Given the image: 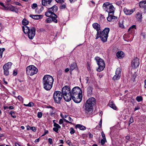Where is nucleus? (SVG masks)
<instances>
[{
    "mask_svg": "<svg viewBox=\"0 0 146 146\" xmlns=\"http://www.w3.org/2000/svg\"><path fill=\"white\" fill-rule=\"evenodd\" d=\"M71 99L77 103H80L82 101V91L79 87H75L72 88L70 93Z\"/></svg>",
    "mask_w": 146,
    "mask_h": 146,
    "instance_id": "f257e3e1",
    "label": "nucleus"
},
{
    "mask_svg": "<svg viewBox=\"0 0 146 146\" xmlns=\"http://www.w3.org/2000/svg\"><path fill=\"white\" fill-rule=\"evenodd\" d=\"M54 82L52 76L49 75H45L43 78L42 83L44 88L47 90H50L52 88Z\"/></svg>",
    "mask_w": 146,
    "mask_h": 146,
    "instance_id": "f03ea898",
    "label": "nucleus"
},
{
    "mask_svg": "<svg viewBox=\"0 0 146 146\" xmlns=\"http://www.w3.org/2000/svg\"><path fill=\"white\" fill-rule=\"evenodd\" d=\"M110 29L108 28H106L102 31H100L98 34L97 33L96 39H97L100 37L101 40L103 42L107 41L108 37V34L109 32Z\"/></svg>",
    "mask_w": 146,
    "mask_h": 146,
    "instance_id": "7ed1b4c3",
    "label": "nucleus"
},
{
    "mask_svg": "<svg viewBox=\"0 0 146 146\" xmlns=\"http://www.w3.org/2000/svg\"><path fill=\"white\" fill-rule=\"evenodd\" d=\"M23 30L25 34H27L29 38L32 39L34 37L35 34V28L33 27H31L30 28L27 26H23Z\"/></svg>",
    "mask_w": 146,
    "mask_h": 146,
    "instance_id": "20e7f679",
    "label": "nucleus"
},
{
    "mask_svg": "<svg viewBox=\"0 0 146 146\" xmlns=\"http://www.w3.org/2000/svg\"><path fill=\"white\" fill-rule=\"evenodd\" d=\"M95 102L96 100L93 97L90 98L87 100L85 105V110L86 112L92 111L93 106L94 105Z\"/></svg>",
    "mask_w": 146,
    "mask_h": 146,
    "instance_id": "39448f33",
    "label": "nucleus"
},
{
    "mask_svg": "<svg viewBox=\"0 0 146 146\" xmlns=\"http://www.w3.org/2000/svg\"><path fill=\"white\" fill-rule=\"evenodd\" d=\"M62 93L63 98L66 102H69L71 100L70 88L67 86H65L62 89Z\"/></svg>",
    "mask_w": 146,
    "mask_h": 146,
    "instance_id": "423d86ee",
    "label": "nucleus"
},
{
    "mask_svg": "<svg viewBox=\"0 0 146 146\" xmlns=\"http://www.w3.org/2000/svg\"><path fill=\"white\" fill-rule=\"evenodd\" d=\"M26 72L27 75L32 76L37 73L38 69L34 65H30L27 67Z\"/></svg>",
    "mask_w": 146,
    "mask_h": 146,
    "instance_id": "0eeeda50",
    "label": "nucleus"
},
{
    "mask_svg": "<svg viewBox=\"0 0 146 146\" xmlns=\"http://www.w3.org/2000/svg\"><path fill=\"white\" fill-rule=\"evenodd\" d=\"M103 7L105 10L109 14H113L115 8L112 5H111L109 3H104Z\"/></svg>",
    "mask_w": 146,
    "mask_h": 146,
    "instance_id": "6e6552de",
    "label": "nucleus"
},
{
    "mask_svg": "<svg viewBox=\"0 0 146 146\" xmlns=\"http://www.w3.org/2000/svg\"><path fill=\"white\" fill-rule=\"evenodd\" d=\"M63 95L62 92L58 91L54 92L53 97L54 102L57 104H60Z\"/></svg>",
    "mask_w": 146,
    "mask_h": 146,
    "instance_id": "1a4fd4ad",
    "label": "nucleus"
},
{
    "mask_svg": "<svg viewBox=\"0 0 146 146\" xmlns=\"http://www.w3.org/2000/svg\"><path fill=\"white\" fill-rule=\"evenodd\" d=\"M95 60L99 66L97 70L98 72L102 71L104 70L105 67V64L104 61L98 57H95Z\"/></svg>",
    "mask_w": 146,
    "mask_h": 146,
    "instance_id": "9d476101",
    "label": "nucleus"
},
{
    "mask_svg": "<svg viewBox=\"0 0 146 146\" xmlns=\"http://www.w3.org/2000/svg\"><path fill=\"white\" fill-rule=\"evenodd\" d=\"M12 63L11 62H8L5 64L3 66L4 74L7 76L9 74V70L11 68Z\"/></svg>",
    "mask_w": 146,
    "mask_h": 146,
    "instance_id": "9b49d317",
    "label": "nucleus"
},
{
    "mask_svg": "<svg viewBox=\"0 0 146 146\" xmlns=\"http://www.w3.org/2000/svg\"><path fill=\"white\" fill-rule=\"evenodd\" d=\"M121 69L120 68H117L115 72V75L113 77V79L114 80H119L121 76Z\"/></svg>",
    "mask_w": 146,
    "mask_h": 146,
    "instance_id": "f8f14e48",
    "label": "nucleus"
},
{
    "mask_svg": "<svg viewBox=\"0 0 146 146\" xmlns=\"http://www.w3.org/2000/svg\"><path fill=\"white\" fill-rule=\"evenodd\" d=\"M139 64V59L137 58H135L132 61L131 66L134 68H137Z\"/></svg>",
    "mask_w": 146,
    "mask_h": 146,
    "instance_id": "ddd939ff",
    "label": "nucleus"
},
{
    "mask_svg": "<svg viewBox=\"0 0 146 146\" xmlns=\"http://www.w3.org/2000/svg\"><path fill=\"white\" fill-rule=\"evenodd\" d=\"M57 18V16L50 17L47 18L46 20L47 23H50L52 21H53L55 23H57V21L56 19Z\"/></svg>",
    "mask_w": 146,
    "mask_h": 146,
    "instance_id": "4468645a",
    "label": "nucleus"
},
{
    "mask_svg": "<svg viewBox=\"0 0 146 146\" xmlns=\"http://www.w3.org/2000/svg\"><path fill=\"white\" fill-rule=\"evenodd\" d=\"M52 0H42V5L45 6H49L51 5Z\"/></svg>",
    "mask_w": 146,
    "mask_h": 146,
    "instance_id": "2eb2a0df",
    "label": "nucleus"
},
{
    "mask_svg": "<svg viewBox=\"0 0 146 146\" xmlns=\"http://www.w3.org/2000/svg\"><path fill=\"white\" fill-rule=\"evenodd\" d=\"M45 15L47 17H52V16H57L55 13H53V12H52V11L48 9V11L45 13Z\"/></svg>",
    "mask_w": 146,
    "mask_h": 146,
    "instance_id": "dca6fc26",
    "label": "nucleus"
},
{
    "mask_svg": "<svg viewBox=\"0 0 146 146\" xmlns=\"http://www.w3.org/2000/svg\"><path fill=\"white\" fill-rule=\"evenodd\" d=\"M93 27L97 31V33L98 34V32L100 31V25L97 23H94L92 24Z\"/></svg>",
    "mask_w": 146,
    "mask_h": 146,
    "instance_id": "f3484780",
    "label": "nucleus"
},
{
    "mask_svg": "<svg viewBox=\"0 0 146 146\" xmlns=\"http://www.w3.org/2000/svg\"><path fill=\"white\" fill-rule=\"evenodd\" d=\"M125 13L127 15H130L134 11L133 9L129 10L126 8H124L123 10Z\"/></svg>",
    "mask_w": 146,
    "mask_h": 146,
    "instance_id": "a211bd4d",
    "label": "nucleus"
},
{
    "mask_svg": "<svg viewBox=\"0 0 146 146\" xmlns=\"http://www.w3.org/2000/svg\"><path fill=\"white\" fill-rule=\"evenodd\" d=\"M30 17L35 19H39L43 17V16L41 15H31Z\"/></svg>",
    "mask_w": 146,
    "mask_h": 146,
    "instance_id": "6ab92c4d",
    "label": "nucleus"
},
{
    "mask_svg": "<svg viewBox=\"0 0 146 146\" xmlns=\"http://www.w3.org/2000/svg\"><path fill=\"white\" fill-rule=\"evenodd\" d=\"M117 57L119 58H121L123 57L124 56L123 52L122 51H118L116 54Z\"/></svg>",
    "mask_w": 146,
    "mask_h": 146,
    "instance_id": "aec40b11",
    "label": "nucleus"
},
{
    "mask_svg": "<svg viewBox=\"0 0 146 146\" xmlns=\"http://www.w3.org/2000/svg\"><path fill=\"white\" fill-rule=\"evenodd\" d=\"M146 1H140L139 3V6L141 8L142 7L144 9L145 11V4H146Z\"/></svg>",
    "mask_w": 146,
    "mask_h": 146,
    "instance_id": "412c9836",
    "label": "nucleus"
},
{
    "mask_svg": "<svg viewBox=\"0 0 146 146\" xmlns=\"http://www.w3.org/2000/svg\"><path fill=\"white\" fill-rule=\"evenodd\" d=\"M92 88L91 86H88L87 88V94L88 96H90L92 94Z\"/></svg>",
    "mask_w": 146,
    "mask_h": 146,
    "instance_id": "4be33fe9",
    "label": "nucleus"
},
{
    "mask_svg": "<svg viewBox=\"0 0 146 146\" xmlns=\"http://www.w3.org/2000/svg\"><path fill=\"white\" fill-rule=\"evenodd\" d=\"M113 14H108V17L107 18V19L108 21H111L112 19H115L117 18L116 17L113 15Z\"/></svg>",
    "mask_w": 146,
    "mask_h": 146,
    "instance_id": "5701e85b",
    "label": "nucleus"
},
{
    "mask_svg": "<svg viewBox=\"0 0 146 146\" xmlns=\"http://www.w3.org/2000/svg\"><path fill=\"white\" fill-rule=\"evenodd\" d=\"M51 10L52 12H53V13L56 12L58 10V7L56 5L53 6L52 7L48 8Z\"/></svg>",
    "mask_w": 146,
    "mask_h": 146,
    "instance_id": "b1692460",
    "label": "nucleus"
},
{
    "mask_svg": "<svg viewBox=\"0 0 146 146\" xmlns=\"http://www.w3.org/2000/svg\"><path fill=\"white\" fill-rule=\"evenodd\" d=\"M75 127L76 128H78L80 130H84L86 129V127L85 126L80 124L76 125L75 126Z\"/></svg>",
    "mask_w": 146,
    "mask_h": 146,
    "instance_id": "393cba45",
    "label": "nucleus"
},
{
    "mask_svg": "<svg viewBox=\"0 0 146 146\" xmlns=\"http://www.w3.org/2000/svg\"><path fill=\"white\" fill-rule=\"evenodd\" d=\"M109 106L114 110H116V107L112 101H110L109 103Z\"/></svg>",
    "mask_w": 146,
    "mask_h": 146,
    "instance_id": "a878e982",
    "label": "nucleus"
},
{
    "mask_svg": "<svg viewBox=\"0 0 146 146\" xmlns=\"http://www.w3.org/2000/svg\"><path fill=\"white\" fill-rule=\"evenodd\" d=\"M8 9L11 11L17 12V9H16L12 5H11V6L9 7Z\"/></svg>",
    "mask_w": 146,
    "mask_h": 146,
    "instance_id": "bb28decb",
    "label": "nucleus"
},
{
    "mask_svg": "<svg viewBox=\"0 0 146 146\" xmlns=\"http://www.w3.org/2000/svg\"><path fill=\"white\" fill-rule=\"evenodd\" d=\"M119 26L121 28H124V27L123 25V21L122 20H120L119 21Z\"/></svg>",
    "mask_w": 146,
    "mask_h": 146,
    "instance_id": "cd10ccee",
    "label": "nucleus"
},
{
    "mask_svg": "<svg viewBox=\"0 0 146 146\" xmlns=\"http://www.w3.org/2000/svg\"><path fill=\"white\" fill-rule=\"evenodd\" d=\"M76 66V64L75 63H73V64H71L70 66V70L71 71L74 70Z\"/></svg>",
    "mask_w": 146,
    "mask_h": 146,
    "instance_id": "c85d7f7f",
    "label": "nucleus"
},
{
    "mask_svg": "<svg viewBox=\"0 0 146 146\" xmlns=\"http://www.w3.org/2000/svg\"><path fill=\"white\" fill-rule=\"evenodd\" d=\"M29 21L26 19H24L22 21L23 24L25 25V26H26L28 24Z\"/></svg>",
    "mask_w": 146,
    "mask_h": 146,
    "instance_id": "c756f323",
    "label": "nucleus"
},
{
    "mask_svg": "<svg viewBox=\"0 0 146 146\" xmlns=\"http://www.w3.org/2000/svg\"><path fill=\"white\" fill-rule=\"evenodd\" d=\"M137 18L139 19H141L142 18V15L141 13H140L138 12L136 15Z\"/></svg>",
    "mask_w": 146,
    "mask_h": 146,
    "instance_id": "7c9ffc66",
    "label": "nucleus"
},
{
    "mask_svg": "<svg viewBox=\"0 0 146 146\" xmlns=\"http://www.w3.org/2000/svg\"><path fill=\"white\" fill-rule=\"evenodd\" d=\"M136 100L138 102H140L143 100V98L141 96H137L136 98Z\"/></svg>",
    "mask_w": 146,
    "mask_h": 146,
    "instance_id": "2f4dec72",
    "label": "nucleus"
},
{
    "mask_svg": "<svg viewBox=\"0 0 146 146\" xmlns=\"http://www.w3.org/2000/svg\"><path fill=\"white\" fill-rule=\"evenodd\" d=\"M5 48H0V56L2 57L3 52L5 50Z\"/></svg>",
    "mask_w": 146,
    "mask_h": 146,
    "instance_id": "473e14b6",
    "label": "nucleus"
},
{
    "mask_svg": "<svg viewBox=\"0 0 146 146\" xmlns=\"http://www.w3.org/2000/svg\"><path fill=\"white\" fill-rule=\"evenodd\" d=\"M54 126L55 127L57 128H58L60 129L61 128V126L59 125L58 124L56 123H54Z\"/></svg>",
    "mask_w": 146,
    "mask_h": 146,
    "instance_id": "72a5a7b5",
    "label": "nucleus"
},
{
    "mask_svg": "<svg viewBox=\"0 0 146 146\" xmlns=\"http://www.w3.org/2000/svg\"><path fill=\"white\" fill-rule=\"evenodd\" d=\"M10 113L12 117L14 118L16 117V115H15V113L13 111H11Z\"/></svg>",
    "mask_w": 146,
    "mask_h": 146,
    "instance_id": "f704fd0d",
    "label": "nucleus"
},
{
    "mask_svg": "<svg viewBox=\"0 0 146 146\" xmlns=\"http://www.w3.org/2000/svg\"><path fill=\"white\" fill-rule=\"evenodd\" d=\"M133 122V118L132 116H131L130 118L129 121V125L131 123Z\"/></svg>",
    "mask_w": 146,
    "mask_h": 146,
    "instance_id": "c9c22d12",
    "label": "nucleus"
},
{
    "mask_svg": "<svg viewBox=\"0 0 146 146\" xmlns=\"http://www.w3.org/2000/svg\"><path fill=\"white\" fill-rule=\"evenodd\" d=\"M42 115V113L41 112H38L37 113V116L38 118H40Z\"/></svg>",
    "mask_w": 146,
    "mask_h": 146,
    "instance_id": "e433bc0d",
    "label": "nucleus"
},
{
    "mask_svg": "<svg viewBox=\"0 0 146 146\" xmlns=\"http://www.w3.org/2000/svg\"><path fill=\"white\" fill-rule=\"evenodd\" d=\"M18 100L21 102H23V99L22 97L21 96H18Z\"/></svg>",
    "mask_w": 146,
    "mask_h": 146,
    "instance_id": "4c0bfd02",
    "label": "nucleus"
},
{
    "mask_svg": "<svg viewBox=\"0 0 146 146\" xmlns=\"http://www.w3.org/2000/svg\"><path fill=\"white\" fill-rule=\"evenodd\" d=\"M75 130H74L73 128H70V133L71 134H72L75 133Z\"/></svg>",
    "mask_w": 146,
    "mask_h": 146,
    "instance_id": "58836bf2",
    "label": "nucleus"
},
{
    "mask_svg": "<svg viewBox=\"0 0 146 146\" xmlns=\"http://www.w3.org/2000/svg\"><path fill=\"white\" fill-rule=\"evenodd\" d=\"M55 1L58 3H62L64 2L63 0H55Z\"/></svg>",
    "mask_w": 146,
    "mask_h": 146,
    "instance_id": "ea45409f",
    "label": "nucleus"
},
{
    "mask_svg": "<svg viewBox=\"0 0 146 146\" xmlns=\"http://www.w3.org/2000/svg\"><path fill=\"white\" fill-rule=\"evenodd\" d=\"M37 6V5L36 3H33L32 5V7L33 9H35V8Z\"/></svg>",
    "mask_w": 146,
    "mask_h": 146,
    "instance_id": "a19ab883",
    "label": "nucleus"
},
{
    "mask_svg": "<svg viewBox=\"0 0 146 146\" xmlns=\"http://www.w3.org/2000/svg\"><path fill=\"white\" fill-rule=\"evenodd\" d=\"M30 129L34 132H35L36 131V128L34 127H31Z\"/></svg>",
    "mask_w": 146,
    "mask_h": 146,
    "instance_id": "79ce46f5",
    "label": "nucleus"
},
{
    "mask_svg": "<svg viewBox=\"0 0 146 146\" xmlns=\"http://www.w3.org/2000/svg\"><path fill=\"white\" fill-rule=\"evenodd\" d=\"M17 74V71L16 70H14L13 72V74L14 76H16Z\"/></svg>",
    "mask_w": 146,
    "mask_h": 146,
    "instance_id": "37998d69",
    "label": "nucleus"
},
{
    "mask_svg": "<svg viewBox=\"0 0 146 146\" xmlns=\"http://www.w3.org/2000/svg\"><path fill=\"white\" fill-rule=\"evenodd\" d=\"M102 135L103 139L106 140L105 134L103 131H102Z\"/></svg>",
    "mask_w": 146,
    "mask_h": 146,
    "instance_id": "c03bdc74",
    "label": "nucleus"
},
{
    "mask_svg": "<svg viewBox=\"0 0 146 146\" xmlns=\"http://www.w3.org/2000/svg\"><path fill=\"white\" fill-rule=\"evenodd\" d=\"M28 105H29V107H33V106L34 105V104L33 102H30L28 104Z\"/></svg>",
    "mask_w": 146,
    "mask_h": 146,
    "instance_id": "a18cd8bd",
    "label": "nucleus"
},
{
    "mask_svg": "<svg viewBox=\"0 0 146 146\" xmlns=\"http://www.w3.org/2000/svg\"><path fill=\"white\" fill-rule=\"evenodd\" d=\"M106 139H102L101 141V143L102 145H103L105 143V141H106Z\"/></svg>",
    "mask_w": 146,
    "mask_h": 146,
    "instance_id": "49530a36",
    "label": "nucleus"
},
{
    "mask_svg": "<svg viewBox=\"0 0 146 146\" xmlns=\"http://www.w3.org/2000/svg\"><path fill=\"white\" fill-rule=\"evenodd\" d=\"M53 129L54 131L58 133V131L59 129L58 128L55 127L53 128Z\"/></svg>",
    "mask_w": 146,
    "mask_h": 146,
    "instance_id": "de8ad7c7",
    "label": "nucleus"
},
{
    "mask_svg": "<svg viewBox=\"0 0 146 146\" xmlns=\"http://www.w3.org/2000/svg\"><path fill=\"white\" fill-rule=\"evenodd\" d=\"M121 1H119L116 2V4L117 5H119L121 4Z\"/></svg>",
    "mask_w": 146,
    "mask_h": 146,
    "instance_id": "09e8293b",
    "label": "nucleus"
},
{
    "mask_svg": "<svg viewBox=\"0 0 146 146\" xmlns=\"http://www.w3.org/2000/svg\"><path fill=\"white\" fill-rule=\"evenodd\" d=\"M133 28L136 29V26L135 25H133L131 26L128 30L129 31L131 29H133Z\"/></svg>",
    "mask_w": 146,
    "mask_h": 146,
    "instance_id": "8fccbe9b",
    "label": "nucleus"
},
{
    "mask_svg": "<svg viewBox=\"0 0 146 146\" xmlns=\"http://www.w3.org/2000/svg\"><path fill=\"white\" fill-rule=\"evenodd\" d=\"M63 123V121L62 119H60L59 121V123L60 124H62Z\"/></svg>",
    "mask_w": 146,
    "mask_h": 146,
    "instance_id": "3c124183",
    "label": "nucleus"
},
{
    "mask_svg": "<svg viewBox=\"0 0 146 146\" xmlns=\"http://www.w3.org/2000/svg\"><path fill=\"white\" fill-rule=\"evenodd\" d=\"M48 141L50 144H51L52 143V139L50 138H49L48 139Z\"/></svg>",
    "mask_w": 146,
    "mask_h": 146,
    "instance_id": "603ef678",
    "label": "nucleus"
},
{
    "mask_svg": "<svg viewBox=\"0 0 146 146\" xmlns=\"http://www.w3.org/2000/svg\"><path fill=\"white\" fill-rule=\"evenodd\" d=\"M48 132V131L47 130H45V131L44 132V133L42 135V136H44L46 134H47Z\"/></svg>",
    "mask_w": 146,
    "mask_h": 146,
    "instance_id": "864d4df0",
    "label": "nucleus"
},
{
    "mask_svg": "<svg viewBox=\"0 0 146 146\" xmlns=\"http://www.w3.org/2000/svg\"><path fill=\"white\" fill-rule=\"evenodd\" d=\"M66 7V6L65 5L63 4L62 5L61 7L60 8L62 9H64Z\"/></svg>",
    "mask_w": 146,
    "mask_h": 146,
    "instance_id": "5fc2aeb1",
    "label": "nucleus"
},
{
    "mask_svg": "<svg viewBox=\"0 0 146 146\" xmlns=\"http://www.w3.org/2000/svg\"><path fill=\"white\" fill-rule=\"evenodd\" d=\"M140 109V108L139 106H137L136 107L134 108V111H135L137 110H139Z\"/></svg>",
    "mask_w": 146,
    "mask_h": 146,
    "instance_id": "6e6d98bb",
    "label": "nucleus"
},
{
    "mask_svg": "<svg viewBox=\"0 0 146 146\" xmlns=\"http://www.w3.org/2000/svg\"><path fill=\"white\" fill-rule=\"evenodd\" d=\"M0 5L1 6H3V7L5 9H6V7L5 6L4 4L3 3L0 2Z\"/></svg>",
    "mask_w": 146,
    "mask_h": 146,
    "instance_id": "4d7b16f0",
    "label": "nucleus"
},
{
    "mask_svg": "<svg viewBox=\"0 0 146 146\" xmlns=\"http://www.w3.org/2000/svg\"><path fill=\"white\" fill-rule=\"evenodd\" d=\"M63 120H64V121H65V122H67V123H71V124L72 123V122H70V121H68L66 119H63Z\"/></svg>",
    "mask_w": 146,
    "mask_h": 146,
    "instance_id": "13d9d810",
    "label": "nucleus"
},
{
    "mask_svg": "<svg viewBox=\"0 0 146 146\" xmlns=\"http://www.w3.org/2000/svg\"><path fill=\"white\" fill-rule=\"evenodd\" d=\"M39 138H38L36 139L35 140V143H37V142H39Z\"/></svg>",
    "mask_w": 146,
    "mask_h": 146,
    "instance_id": "bf43d9fd",
    "label": "nucleus"
},
{
    "mask_svg": "<svg viewBox=\"0 0 146 146\" xmlns=\"http://www.w3.org/2000/svg\"><path fill=\"white\" fill-rule=\"evenodd\" d=\"M99 125L100 126V127H101L102 126V120H101L99 123Z\"/></svg>",
    "mask_w": 146,
    "mask_h": 146,
    "instance_id": "052dcab7",
    "label": "nucleus"
},
{
    "mask_svg": "<svg viewBox=\"0 0 146 146\" xmlns=\"http://www.w3.org/2000/svg\"><path fill=\"white\" fill-rule=\"evenodd\" d=\"M68 120L71 122H72L73 121V119H72L69 116L68 117Z\"/></svg>",
    "mask_w": 146,
    "mask_h": 146,
    "instance_id": "680f3d73",
    "label": "nucleus"
},
{
    "mask_svg": "<svg viewBox=\"0 0 146 146\" xmlns=\"http://www.w3.org/2000/svg\"><path fill=\"white\" fill-rule=\"evenodd\" d=\"M69 70V69L67 68L65 69V71L66 72H67Z\"/></svg>",
    "mask_w": 146,
    "mask_h": 146,
    "instance_id": "e2e57ef3",
    "label": "nucleus"
},
{
    "mask_svg": "<svg viewBox=\"0 0 146 146\" xmlns=\"http://www.w3.org/2000/svg\"><path fill=\"white\" fill-rule=\"evenodd\" d=\"M8 108H9V109H10V110H12L14 109V108L13 106H9Z\"/></svg>",
    "mask_w": 146,
    "mask_h": 146,
    "instance_id": "0e129e2a",
    "label": "nucleus"
},
{
    "mask_svg": "<svg viewBox=\"0 0 146 146\" xmlns=\"http://www.w3.org/2000/svg\"><path fill=\"white\" fill-rule=\"evenodd\" d=\"M89 137H93V135L91 133H88Z\"/></svg>",
    "mask_w": 146,
    "mask_h": 146,
    "instance_id": "69168bd1",
    "label": "nucleus"
},
{
    "mask_svg": "<svg viewBox=\"0 0 146 146\" xmlns=\"http://www.w3.org/2000/svg\"><path fill=\"white\" fill-rule=\"evenodd\" d=\"M3 82H4V83L6 84H7V82L5 80V78H3Z\"/></svg>",
    "mask_w": 146,
    "mask_h": 146,
    "instance_id": "338daca9",
    "label": "nucleus"
},
{
    "mask_svg": "<svg viewBox=\"0 0 146 146\" xmlns=\"http://www.w3.org/2000/svg\"><path fill=\"white\" fill-rule=\"evenodd\" d=\"M15 146H21L19 144L17 143H15Z\"/></svg>",
    "mask_w": 146,
    "mask_h": 146,
    "instance_id": "774afa93",
    "label": "nucleus"
}]
</instances>
